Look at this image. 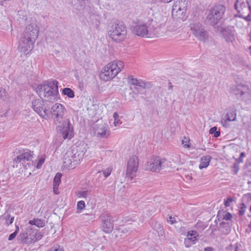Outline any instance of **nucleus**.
<instances>
[{
    "label": "nucleus",
    "instance_id": "f257e3e1",
    "mask_svg": "<svg viewBox=\"0 0 251 251\" xmlns=\"http://www.w3.org/2000/svg\"><path fill=\"white\" fill-rule=\"evenodd\" d=\"M50 113L54 117V121L58 131L62 134L64 139H70L74 135L73 128L70 121L64 117L66 110L60 103H55L51 108Z\"/></svg>",
    "mask_w": 251,
    "mask_h": 251
},
{
    "label": "nucleus",
    "instance_id": "f03ea898",
    "mask_svg": "<svg viewBox=\"0 0 251 251\" xmlns=\"http://www.w3.org/2000/svg\"><path fill=\"white\" fill-rule=\"evenodd\" d=\"M39 34L37 25L31 23L25 28L19 41V49L24 54H27L32 50L34 43Z\"/></svg>",
    "mask_w": 251,
    "mask_h": 251
},
{
    "label": "nucleus",
    "instance_id": "7ed1b4c3",
    "mask_svg": "<svg viewBox=\"0 0 251 251\" xmlns=\"http://www.w3.org/2000/svg\"><path fill=\"white\" fill-rule=\"evenodd\" d=\"M58 83L56 80H48L45 84L38 86L37 93L41 99L47 102H53L57 100Z\"/></svg>",
    "mask_w": 251,
    "mask_h": 251
},
{
    "label": "nucleus",
    "instance_id": "20e7f679",
    "mask_svg": "<svg viewBox=\"0 0 251 251\" xmlns=\"http://www.w3.org/2000/svg\"><path fill=\"white\" fill-rule=\"evenodd\" d=\"M108 34L110 38L115 42H120L124 40L127 34V28L123 22L114 23L110 27Z\"/></svg>",
    "mask_w": 251,
    "mask_h": 251
},
{
    "label": "nucleus",
    "instance_id": "39448f33",
    "mask_svg": "<svg viewBox=\"0 0 251 251\" xmlns=\"http://www.w3.org/2000/svg\"><path fill=\"white\" fill-rule=\"evenodd\" d=\"M32 107L34 111L43 118L46 119L50 113V105L43 99H36L32 101Z\"/></svg>",
    "mask_w": 251,
    "mask_h": 251
},
{
    "label": "nucleus",
    "instance_id": "423d86ee",
    "mask_svg": "<svg viewBox=\"0 0 251 251\" xmlns=\"http://www.w3.org/2000/svg\"><path fill=\"white\" fill-rule=\"evenodd\" d=\"M148 24H139L133 27L132 32L134 34L141 37H149L152 35L158 36L159 33L156 29L151 30L149 28Z\"/></svg>",
    "mask_w": 251,
    "mask_h": 251
},
{
    "label": "nucleus",
    "instance_id": "0eeeda50",
    "mask_svg": "<svg viewBox=\"0 0 251 251\" xmlns=\"http://www.w3.org/2000/svg\"><path fill=\"white\" fill-rule=\"evenodd\" d=\"M225 12V7L223 5H216L210 9L207 19L210 24L214 26L222 18Z\"/></svg>",
    "mask_w": 251,
    "mask_h": 251
},
{
    "label": "nucleus",
    "instance_id": "6e6552de",
    "mask_svg": "<svg viewBox=\"0 0 251 251\" xmlns=\"http://www.w3.org/2000/svg\"><path fill=\"white\" fill-rule=\"evenodd\" d=\"M139 164L138 157L133 155L127 162L126 175V177L132 179L135 176Z\"/></svg>",
    "mask_w": 251,
    "mask_h": 251
},
{
    "label": "nucleus",
    "instance_id": "1a4fd4ad",
    "mask_svg": "<svg viewBox=\"0 0 251 251\" xmlns=\"http://www.w3.org/2000/svg\"><path fill=\"white\" fill-rule=\"evenodd\" d=\"M86 150L82 145L79 146H73L68 152H70L71 153V157L73 160V162L76 163L77 165L80 161L82 159L84 153H85Z\"/></svg>",
    "mask_w": 251,
    "mask_h": 251
},
{
    "label": "nucleus",
    "instance_id": "9d476101",
    "mask_svg": "<svg viewBox=\"0 0 251 251\" xmlns=\"http://www.w3.org/2000/svg\"><path fill=\"white\" fill-rule=\"evenodd\" d=\"M33 155L28 151L24 152L15 158L14 161L17 163L21 162L24 168L27 169L32 165Z\"/></svg>",
    "mask_w": 251,
    "mask_h": 251
},
{
    "label": "nucleus",
    "instance_id": "9b49d317",
    "mask_svg": "<svg viewBox=\"0 0 251 251\" xmlns=\"http://www.w3.org/2000/svg\"><path fill=\"white\" fill-rule=\"evenodd\" d=\"M117 71L114 68L111 63H108L101 71L100 76L101 79L108 81L113 78L117 75Z\"/></svg>",
    "mask_w": 251,
    "mask_h": 251
},
{
    "label": "nucleus",
    "instance_id": "f8f14e48",
    "mask_svg": "<svg viewBox=\"0 0 251 251\" xmlns=\"http://www.w3.org/2000/svg\"><path fill=\"white\" fill-rule=\"evenodd\" d=\"M101 220V228L105 233H110L113 229V222L112 217L109 214H103L100 216Z\"/></svg>",
    "mask_w": 251,
    "mask_h": 251
},
{
    "label": "nucleus",
    "instance_id": "ddd939ff",
    "mask_svg": "<svg viewBox=\"0 0 251 251\" xmlns=\"http://www.w3.org/2000/svg\"><path fill=\"white\" fill-rule=\"evenodd\" d=\"M95 134L100 138H107L109 134L108 126L105 124L96 125L94 127Z\"/></svg>",
    "mask_w": 251,
    "mask_h": 251
},
{
    "label": "nucleus",
    "instance_id": "4468645a",
    "mask_svg": "<svg viewBox=\"0 0 251 251\" xmlns=\"http://www.w3.org/2000/svg\"><path fill=\"white\" fill-rule=\"evenodd\" d=\"M248 90V86L245 85H238L233 87L232 93L244 100L245 95H247L246 93Z\"/></svg>",
    "mask_w": 251,
    "mask_h": 251
},
{
    "label": "nucleus",
    "instance_id": "2eb2a0df",
    "mask_svg": "<svg viewBox=\"0 0 251 251\" xmlns=\"http://www.w3.org/2000/svg\"><path fill=\"white\" fill-rule=\"evenodd\" d=\"M72 153L67 151L64 156L63 165L64 167L69 169H73L77 165L76 163L73 162L71 157Z\"/></svg>",
    "mask_w": 251,
    "mask_h": 251
},
{
    "label": "nucleus",
    "instance_id": "dca6fc26",
    "mask_svg": "<svg viewBox=\"0 0 251 251\" xmlns=\"http://www.w3.org/2000/svg\"><path fill=\"white\" fill-rule=\"evenodd\" d=\"M222 36L226 42H232L234 40V34L229 28H223L221 30Z\"/></svg>",
    "mask_w": 251,
    "mask_h": 251
},
{
    "label": "nucleus",
    "instance_id": "f3484780",
    "mask_svg": "<svg viewBox=\"0 0 251 251\" xmlns=\"http://www.w3.org/2000/svg\"><path fill=\"white\" fill-rule=\"evenodd\" d=\"M17 240L18 242H20L23 244L27 245L31 244V240L30 239L28 234L27 229L18 235Z\"/></svg>",
    "mask_w": 251,
    "mask_h": 251
},
{
    "label": "nucleus",
    "instance_id": "a211bd4d",
    "mask_svg": "<svg viewBox=\"0 0 251 251\" xmlns=\"http://www.w3.org/2000/svg\"><path fill=\"white\" fill-rule=\"evenodd\" d=\"M194 35L199 40L202 42H205L208 40V33L203 27L197 32Z\"/></svg>",
    "mask_w": 251,
    "mask_h": 251
},
{
    "label": "nucleus",
    "instance_id": "6ab92c4d",
    "mask_svg": "<svg viewBox=\"0 0 251 251\" xmlns=\"http://www.w3.org/2000/svg\"><path fill=\"white\" fill-rule=\"evenodd\" d=\"M156 162V156L152 157L151 161L147 162L146 169L151 172H159Z\"/></svg>",
    "mask_w": 251,
    "mask_h": 251
},
{
    "label": "nucleus",
    "instance_id": "aec40b11",
    "mask_svg": "<svg viewBox=\"0 0 251 251\" xmlns=\"http://www.w3.org/2000/svg\"><path fill=\"white\" fill-rule=\"evenodd\" d=\"M156 164H157L159 172L161 170L165 169L169 167V161L165 158H161L159 156H156Z\"/></svg>",
    "mask_w": 251,
    "mask_h": 251
},
{
    "label": "nucleus",
    "instance_id": "412c9836",
    "mask_svg": "<svg viewBox=\"0 0 251 251\" xmlns=\"http://www.w3.org/2000/svg\"><path fill=\"white\" fill-rule=\"evenodd\" d=\"M197 236H198L197 232L195 230H191L187 233V238L184 240L185 246L186 248H189L190 245H187V242L189 241L195 242L197 240Z\"/></svg>",
    "mask_w": 251,
    "mask_h": 251
},
{
    "label": "nucleus",
    "instance_id": "4be33fe9",
    "mask_svg": "<svg viewBox=\"0 0 251 251\" xmlns=\"http://www.w3.org/2000/svg\"><path fill=\"white\" fill-rule=\"evenodd\" d=\"M187 7V1L185 0H177L174 4L173 7L181 10V11L186 12Z\"/></svg>",
    "mask_w": 251,
    "mask_h": 251
},
{
    "label": "nucleus",
    "instance_id": "5701e85b",
    "mask_svg": "<svg viewBox=\"0 0 251 251\" xmlns=\"http://www.w3.org/2000/svg\"><path fill=\"white\" fill-rule=\"evenodd\" d=\"M185 12L181 11V10H178V9H176L174 7H173L172 8V16L174 18H175L176 19L183 20L185 16Z\"/></svg>",
    "mask_w": 251,
    "mask_h": 251
},
{
    "label": "nucleus",
    "instance_id": "b1692460",
    "mask_svg": "<svg viewBox=\"0 0 251 251\" xmlns=\"http://www.w3.org/2000/svg\"><path fill=\"white\" fill-rule=\"evenodd\" d=\"M129 83L135 86H138L142 88H145L146 86V83L141 79H137L131 76L129 78Z\"/></svg>",
    "mask_w": 251,
    "mask_h": 251
},
{
    "label": "nucleus",
    "instance_id": "393cba45",
    "mask_svg": "<svg viewBox=\"0 0 251 251\" xmlns=\"http://www.w3.org/2000/svg\"><path fill=\"white\" fill-rule=\"evenodd\" d=\"M211 156L209 155H206L203 156L201 159V163L199 165V168L202 169L208 167L209 165V163L211 160Z\"/></svg>",
    "mask_w": 251,
    "mask_h": 251
},
{
    "label": "nucleus",
    "instance_id": "a878e982",
    "mask_svg": "<svg viewBox=\"0 0 251 251\" xmlns=\"http://www.w3.org/2000/svg\"><path fill=\"white\" fill-rule=\"evenodd\" d=\"M191 30L193 31V33L195 34L197 32L199 31L203 28L201 24L198 21H193L190 24Z\"/></svg>",
    "mask_w": 251,
    "mask_h": 251
},
{
    "label": "nucleus",
    "instance_id": "bb28decb",
    "mask_svg": "<svg viewBox=\"0 0 251 251\" xmlns=\"http://www.w3.org/2000/svg\"><path fill=\"white\" fill-rule=\"evenodd\" d=\"M133 229V228L131 227L130 224H127L124 226H121L118 228V230L119 232L124 233V234H129L131 231Z\"/></svg>",
    "mask_w": 251,
    "mask_h": 251
},
{
    "label": "nucleus",
    "instance_id": "cd10ccee",
    "mask_svg": "<svg viewBox=\"0 0 251 251\" xmlns=\"http://www.w3.org/2000/svg\"><path fill=\"white\" fill-rule=\"evenodd\" d=\"M236 118V113L234 110H230L228 112L225 117V122L226 123L227 121L231 122L234 121Z\"/></svg>",
    "mask_w": 251,
    "mask_h": 251
},
{
    "label": "nucleus",
    "instance_id": "c85d7f7f",
    "mask_svg": "<svg viewBox=\"0 0 251 251\" xmlns=\"http://www.w3.org/2000/svg\"><path fill=\"white\" fill-rule=\"evenodd\" d=\"M111 63H112V65L114 67V68L117 71V74L122 70V69L124 67V63L121 61L117 60L112 62Z\"/></svg>",
    "mask_w": 251,
    "mask_h": 251
},
{
    "label": "nucleus",
    "instance_id": "c756f323",
    "mask_svg": "<svg viewBox=\"0 0 251 251\" xmlns=\"http://www.w3.org/2000/svg\"><path fill=\"white\" fill-rule=\"evenodd\" d=\"M29 223L31 225H35L38 227H43L45 226V223L41 219H34L29 221Z\"/></svg>",
    "mask_w": 251,
    "mask_h": 251
},
{
    "label": "nucleus",
    "instance_id": "7c9ffc66",
    "mask_svg": "<svg viewBox=\"0 0 251 251\" xmlns=\"http://www.w3.org/2000/svg\"><path fill=\"white\" fill-rule=\"evenodd\" d=\"M62 93L64 95L67 96L70 98H73L75 97L74 92L69 88H64Z\"/></svg>",
    "mask_w": 251,
    "mask_h": 251
},
{
    "label": "nucleus",
    "instance_id": "2f4dec72",
    "mask_svg": "<svg viewBox=\"0 0 251 251\" xmlns=\"http://www.w3.org/2000/svg\"><path fill=\"white\" fill-rule=\"evenodd\" d=\"M220 226L221 228H223L225 230H223L222 231L225 234H228L230 231V227L228 223L225 222H221L220 223Z\"/></svg>",
    "mask_w": 251,
    "mask_h": 251
},
{
    "label": "nucleus",
    "instance_id": "473e14b6",
    "mask_svg": "<svg viewBox=\"0 0 251 251\" xmlns=\"http://www.w3.org/2000/svg\"><path fill=\"white\" fill-rule=\"evenodd\" d=\"M61 176L62 174L60 173H58L54 177L53 185L55 186V188H56V186H59L61 182Z\"/></svg>",
    "mask_w": 251,
    "mask_h": 251
},
{
    "label": "nucleus",
    "instance_id": "72a5a7b5",
    "mask_svg": "<svg viewBox=\"0 0 251 251\" xmlns=\"http://www.w3.org/2000/svg\"><path fill=\"white\" fill-rule=\"evenodd\" d=\"M217 127L214 126L211 127L209 130L210 134H213L215 137H218L220 135V131H217Z\"/></svg>",
    "mask_w": 251,
    "mask_h": 251
},
{
    "label": "nucleus",
    "instance_id": "f704fd0d",
    "mask_svg": "<svg viewBox=\"0 0 251 251\" xmlns=\"http://www.w3.org/2000/svg\"><path fill=\"white\" fill-rule=\"evenodd\" d=\"M28 234L29 236L30 239L31 240V243H35L36 241H34L35 238V231L32 230L31 229H27Z\"/></svg>",
    "mask_w": 251,
    "mask_h": 251
},
{
    "label": "nucleus",
    "instance_id": "c9c22d12",
    "mask_svg": "<svg viewBox=\"0 0 251 251\" xmlns=\"http://www.w3.org/2000/svg\"><path fill=\"white\" fill-rule=\"evenodd\" d=\"M119 117V115L117 113L115 112L113 114V118L114 119V125L115 126H119L122 123V122H120Z\"/></svg>",
    "mask_w": 251,
    "mask_h": 251
},
{
    "label": "nucleus",
    "instance_id": "e433bc0d",
    "mask_svg": "<svg viewBox=\"0 0 251 251\" xmlns=\"http://www.w3.org/2000/svg\"><path fill=\"white\" fill-rule=\"evenodd\" d=\"M223 220L226 221L230 220L232 217V215L229 212H223Z\"/></svg>",
    "mask_w": 251,
    "mask_h": 251
},
{
    "label": "nucleus",
    "instance_id": "4c0bfd02",
    "mask_svg": "<svg viewBox=\"0 0 251 251\" xmlns=\"http://www.w3.org/2000/svg\"><path fill=\"white\" fill-rule=\"evenodd\" d=\"M6 98V92L5 89L0 87V98L2 100H5Z\"/></svg>",
    "mask_w": 251,
    "mask_h": 251
},
{
    "label": "nucleus",
    "instance_id": "58836bf2",
    "mask_svg": "<svg viewBox=\"0 0 251 251\" xmlns=\"http://www.w3.org/2000/svg\"><path fill=\"white\" fill-rule=\"evenodd\" d=\"M89 195V193L88 192V191H83L79 192L78 193L77 196L78 197H83V198H86Z\"/></svg>",
    "mask_w": 251,
    "mask_h": 251
},
{
    "label": "nucleus",
    "instance_id": "ea45409f",
    "mask_svg": "<svg viewBox=\"0 0 251 251\" xmlns=\"http://www.w3.org/2000/svg\"><path fill=\"white\" fill-rule=\"evenodd\" d=\"M85 202L83 201H80L77 202V210H82L85 207Z\"/></svg>",
    "mask_w": 251,
    "mask_h": 251
},
{
    "label": "nucleus",
    "instance_id": "a19ab883",
    "mask_svg": "<svg viewBox=\"0 0 251 251\" xmlns=\"http://www.w3.org/2000/svg\"><path fill=\"white\" fill-rule=\"evenodd\" d=\"M247 95H245V96L244 97V100L245 101H247L248 100H251V90H250L249 88L248 87V90L246 93Z\"/></svg>",
    "mask_w": 251,
    "mask_h": 251
},
{
    "label": "nucleus",
    "instance_id": "79ce46f5",
    "mask_svg": "<svg viewBox=\"0 0 251 251\" xmlns=\"http://www.w3.org/2000/svg\"><path fill=\"white\" fill-rule=\"evenodd\" d=\"M34 235L35 237L34 241H36V242L37 241L40 240L43 237V235L41 234V233L38 231H35Z\"/></svg>",
    "mask_w": 251,
    "mask_h": 251
},
{
    "label": "nucleus",
    "instance_id": "37998d69",
    "mask_svg": "<svg viewBox=\"0 0 251 251\" xmlns=\"http://www.w3.org/2000/svg\"><path fill=\"white\" fill-rule=\"evenodd\" d=\"M234 201V199L232 197H228L226 201H225L224 204L226 207L230 206V203Z\"/></svg>",
    "mask_w": 251,
    "mask_h": 251
},
{
    "label": "nucleus",
    "instance_id": "c03bdc74",
    "mask_svg": "<svg viewBox=\"0 0 251 251\" xmlns=\"http://www.w3.org/2000/svg\"><path fill=\"white\" fill-rule=\"evenodd\" d=\"M246 208V206L245 205V204L242 203V206L240 208V210L239 211V215L242 216L245 214V210Z\"/></svg>",
    "mask_w": 251,
    "mask_h": 251
},
{
    "label": "nucleus",
    "instance_id": "a18cd8bd",
    "mask_svg": "<svg viewBox=\"0 0 251 251\" xmlns=\"http://www.w3.org/2000/svg\"><path fill=\"white\" fill-rule=\"evenodd\" d=\"M44 161H45V158L41 157L39 160V161L37 163V166H36L37 168L40 169L41 167L43 164L44 163Z\"/></svg>",
    "mask_w": 251,
    "mask_h": 251
},
{
    "label": "nucleus",
    "instance_id": "49530a36",
    "mask_svg": "<svg viewBox=\"0 0 251 251\" xmlns=\"http://www.w3.org/2000/svg\"><path fill=\"white\" fill-rule=\"evenodd\" d=\"M50 251H64L63 248H61L59 246L53 247L50 249Z\"/></svg>",
    "mask_w": 251,
    "mask_h": 251
},
{
    "label": "nucleus",
    "instance_id": "de8ad7c7",
    "mask_svg": "<svg viewBox=\"0 0 251 251\" xmlns=\"http://www.w3.org/2000/svg\"><path fill=\"white\" fill-rule=\"evenodd\" d=\"M111 170L110 168L106 169L103 172V174L105 178L107 177L111 174Z\"/></svg>",
    "mask_w": 251,
    "mask_h": 251
},
{
    "label": "nucleus",
    "instance_id": "09e8293b",
    "mask_svg": "<svg viewBox=\"0 0 251 251\" xmlns=\"http://www.w3.org/2000/svg\"><path fill=\"white\" fill-rule=\"evenodd\" d=\"M239 17L243 18L246 21H248V22L251 21V13L248 14L247 16L243 17L242 15H239Z\"/></svg>",
    "mask_w": 251,
    "mask_h": 251
},
{
    "label": "nucleus",
    "instance_id": "8fccbe9b",
    "mask_svg": "<svg viewBox=\"0 0 251 251\" xmlns=\"http://www.w3.org/2000/svg\"><path fill=\"white\" fill-rule=\"evenodd\" d=\"M249 2H247V3L244 2H242L240 3V8L242 10H243L244 8H248V4Z\"/></svg>",
    "mask_w": 251,
    "mask_h": 251
},
{
    "label": "nucleus",
    "instance_id": "3c124183",
    "mask_svg": "<svg viewBox=\"0 0 251 251\" xmlns=\"http://www.w3.org/2000/svg\"><path fill=\"white\" fill-rule=\"evenodd\" d=\"M17 234H16V232H14L13 233L10 234L8 237V240L11 241L13 239H14L15 238V237L16 236Z\"/></svg>",
    "mask_w": 251,
    "mask_h": 251
},
{
    "label": "nucleus",
    "instance_id": "603ef678",
    "mask_svg": "<svg viewBox=\"0 0 251 251\" xmlns=\"http://www.w3.org/2000/svg\"><path fill=\"white\" fill-rule=\"evenodd\" d=\"M168 221L170 222L171 224H173L176 222V220L172 216L169 217V219L168 220Z\"/></svg>",
    "mask_w": 251,
    "mask_h": 251
},
{
    "label": "nucleus",
    "instance_id": "864d4df0",
    "mask_svg": "<svg viewBox=\"0 0 251 251\" xmlns=\"http://www.w3.org/2000/svg\"><path fill=\"white\" fill-rule=\"evenodd\" d=\"M239 2L238 0H236L235 4H234V7L235 9L238 11V13H240V10L238 9V6L237 5V3Z\"/></svg>",
    "mask_w": 251,
    "mask_h": 251
},
{
    "label": "nucleus",
    "instance_id": "5fc2aeb1",
    "mask_svg": "<svg viewBox=\"0 0 251 251\" xmlns=\"http://www.w3.org/2000/svg\"><path fill=\"white\" fill-rule=\"evenodd\" d=\"M204 251H214V250L212 247H207L204 248Z\"/></svg>",
    "mask_w": 251,
    "mask_h": 251
},
{
    "label": "nucleus",
    "instance_id": "6e6d98bb",
    "mask_svg": "<svg viewBox=\"0 0 251 251\" xmlns=\"http://www.w3.org/2000/svg\"><path fill=\"white\" fill-rule=\"evenodd\" d=\"M186 143L187 141H184V140L182 141V144L183 145V146L186 148H189V145L187 144Z\"/></svg>",
    "mask_w": 251,
    "mask_h": 251
},
{
    "label": "nucleus",
    "instance_id": "4d7b16f0",
    "mask_svg": "<svg viewBox=\"0 0 251 251\" xmlns=\"http://www.w3.org/2000/svg\"><path fill=\"white\" fill-rule=\"evenodd\" d=\"M53 192L56 194H58V186H56V188H55V186L53 185Z\"/></svg>",
    "mask_w": 251,
    "mask_h": 251
},
{
    "label": "nucleus",
    "instance_id": "13d9d810",
    "mask_svg": "<svg viewBox=\"0 0 251 251\" xmlns=\"http://www.w3.org/2000/svg\"><path fill=\"white\" fill-rule=\"evenodd\" d=\"M248 8L250 10V13L251 14V2H249V3L248 4Z\"/></svg>",
    "mask_w": 251,
    "mask_h": 251
},
{
    "label": "nucleus",
    "instance_id": "bf43d9fd",
    "mask_svg": "<svg viewBox=\"0 0 251 251\" xmlns=\"http://www.w3.org/2000/svg\"><path fill=\"white\" fill-rule=\"evenodd\" d=\"M173 86L171 84L170 82H169L168 89L172 90L173 89Z\"/></svg>",
    "mask_w": 251,
    "mask_h": 251
},
{
    "label": "nucleus",
    "instance_id": "052dcab7",
    "mask_svg": "<svg viewBox=\"0 0 251 251\" xmlns=\"http://www.w3.org/2000/svg\"><path fill=\"white\" fill-rule=\"evenodd\" d=\"M245 155H246L245 153V152H242L240 153V157L241 158H243V157H245Z\"/></svg>",
    "mask_w": 251,
    "mask_h": 251
},
{
    "label": "nucleus",
    "instance_id": "680f3d73",
    "mask_svg": "<svg viewBox=\"0 0 251 251\" xmlns=\"http://www.w3.org/2000/svg\"><path fill=\"white\" fill-rule=\"evenodd\" d=\"M19 230V226H16V230L15 231H14V232H16V234L18 233V231Z\"/></svg>",
    "mask_w": 251,
    "mask_h": 251
},
{
    "label": "nucleus",
    "instance_id": "e2e57ef3",
    "mask_svg": "<svg viewBox=\"0 0 251 251\" xmlns=\"http://www.w3.org/2000/svg\"><path fill=\"white\" fill-rule=\"evenodd\" d=\"M237 161L239 163L240 162H243V159H242V158H241L240 157H239L238 158V159H237Z\"/></svg>",
    "mask_w": 251,
    "mask_h": 251
},
{
    "label": "nucleus",
    "instance_id": "0e129e2a",
    "mask_svg": "<svg viewBox=\"0 0 251 251\" xmlns=\"http://www.w3.org/2000/svg\"><path fill=\"white\" fill-rule=\"evenodd\" d=\"M172 0H162L164 3H169L171 2Z\"/></svg>",
    "mask_w": 251,
    "mask_h": 251
},
{
    "label": "nucleus",
    "instance_id": "69168bd1",
    "mask_svg": "<svg viewBox=\"0 0 251 251\" xmlns=\"http://www.w3.org/2000/svg\"><path fill=\"white\" fill-rule=\"evenodd\" d=\"M13 220H14V217H13L10 220V221H9V224H11L13 223Z\"/></svg>",
    "mask_w": 251,
    "mask_h": 251
},
{
    "label": "nucleus",
    "instance_id": "338daca9",
    "mask_svg": "<svg viewBox=\"0 0 251 251\" xmlns=\"http://www.w3.org/2000/svg\"><path fill=\"white\" fill-rule=\"evenodd\" d=\"M238 247H236L235 248L234 251H238Z\"/></svg>",
    "mask_w": 251,
    "mask_h": 251
},
{
    "label": "nucleus",
    "instance_id": "774afa93",
    "mask_svg": "<svg viewBox=\"0 0 251 251\" xmlns=\"http://www.w3.org/2000/svg\"><path fill=\"white\" fill-rule=\"evenodd\" d=\"M200 150H203V151H205V148H200L199 149Z\"/></svg>",
    "mask_w": 251,
    "mask_h": 251
}]
</instances>
